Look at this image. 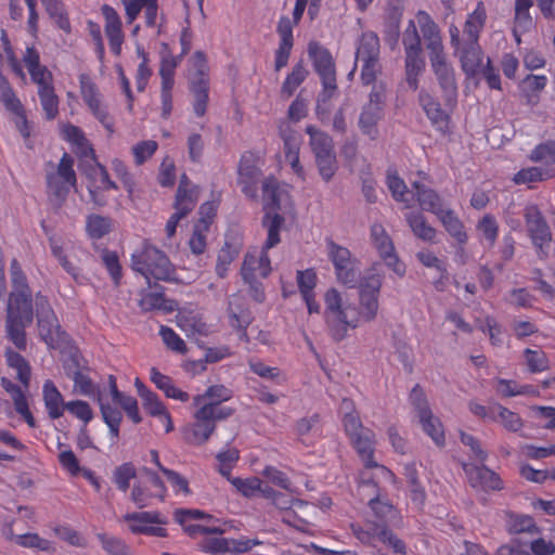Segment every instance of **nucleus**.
<instances>
[{"label":"nucleus","mask_w":555,"mask_h":555,"mask_svg":"<svg viewBox=\"0 0 555 555\" xmlns=\"http://www.w3.org/2000/svg\"><path fill=\"white\" fill-rule=\"evenodd\" d=\"M359 489L369 491L372 496L367 504L373 513L374 519L366 518L363 524H352L353 535L364 545L375 546L380 542L396 554L405 555L408 546L391 528H402L403 518L400 512L387 499L378 494L377 485L366 472L360 475Z\"/></svg>","instance_id":"obj_1"},{"label":"nucleus","mask_w":555,"mask_h":555,"mask_svg":"<svg viewBox=\"0 0 555 555\" xmlns=\"http://www.w3.org/2000/svg\"><path fill=\"white\" fill-rule=\"evenodd\" d=\"M131 268L146 279L149 286L151 279L166 282L175 280L176 269L167 255L147 242L132 253Z\"/></svg>","instance_id":"obj_2"},{"label":"nucleus","mask_w":555,"mask_h":555,"mask_svg":"<svg viewBox=\"0 0 555 555\" xmlns=\"http://www.w3.org/2000/svg\"><path fill=\"white\" fill-rule=\"evenodd\" d=\"M308 55L312 62L314 70L320 76L323 87L319 94L317 106V114L323 121L324 112L321 104L328 102L337 90L335 62L331 52L317 41L309 42Z\"/></svg>","instance_id":"obj_3"},{"label":"nucleus","mask_w":555,"mask_h":555,"mask_svg":"<svg viewBox=\"0 0 555 555\" xmlns=\"http://www.w3.org/2000/svg\"><path fill=\"white\" fill-rule=\"evenodd\" d=\"M324 301L330 334L336 341H340L347 336L348 328L358 326L357 308L350 305L344 307L340 294L335 288L325 293Z\"/></svg>","instance_id":"obj_4"},{"label":"nucleus","mask_w":555,"mask_h":555,"mask_svg":"<svg viewBox=\"0 0 555 555\" xmlns=\"http://www.w3.org/2000/svg\"><path fill=\"white\" fill-rule=\"evenodd\" d=\"M380 42L376 33H362L357 41L356 65L361 64L360 79L364 86L373 83L382 74Z\"/></svg>","instance_id":"obj_5"},{"label":"nucleus","mask_w":555,"mask_h":555,"mask_svg":"<svg viewBox=\"0 0 555 555\" xmlns=\"http://www.w3.org/2000/svg\"><path fill=\"white\" fill-rule=\"evenodd\" d=\"M74 158L69 154L64 153L56 169L47 172L48 195L59 206L66 199L70 189L76 186L77 177L74 170Z\"/></svg>","instance_id":"obj_6"},{"label":"nucleus","mask_w":555,"mask_h":555,"mask_svg":"<svg viewBox=\"0 0 555 555\" xmlns=\"http://www.w3.org/2000/svg\"><path fill=\"white\" fill-rule=\"evenodd\" d=\"M383 278L378 273L365 275L359 283V309H357L358 325L360 322H372L379 309V292Z\"/></svg>","instance_id":"obj_7"},{"label":"nucleus","mask_w":555,"mask_h":555,"mask_svg":"<svg viewBox=\"0 0 555 555\" xmlns=\"http://www.w3.org/2000/svg\"><path fill=\"white\" fill-rule=\"evenodd\" d=\"M34 319L33 305H8L5 333L7 337L18 350H25L27 338L25 328L31 324Z\"/></svg>","instance_id":"obj_8"},{"label":"nucleus","mask_w":555,"mask_h":555,"mask_svg":"<svg viewBox=\"0 0 555 555\" xmlns=\"http://www.w3.org/2000/svg\"><path fill=\"white\" fill-rule=\"evenodd\" d=\"M524 218L528 235L537 249L539 259H546L548 257L552 232L545 218L535 205L525 208Z\"/></svg>","instance_id":"obj_9"},{"label":"nucleus","mask_w":555,"mask_h":555,"mask_svg":"<svg viewBox=\"0 0 555 555\" xmlns=\"http://www.w3.org/2000/svg\"><path fill=\"white\" fill-rule=\"evenodd\" d=\"M80 95L91 114L109 132H114V121L96 83L88 74L79 75Z\"/></svg>","instance_id":"obj_10"},{"label":"nucleus","mask_w":555,"mask_h":555,"mask_svg":"<svg viewBox=\"0 0 555 555\" xmlns=\"http://www.w3.org/2000/svg\"><path fill=\"white\" fill-rule=\"evenodd\" d=\"M450 43L454 55L459 57L462 70L468 76H475L482 63V49L477 41L461 40L460 29L455 25L449 27Z\"/></svg>","instance_id":"obj_11"},{"label":"nucleus","mask_w":555,"mask_h":555,"mask_svg":"<svg viewBox=\"0 0 555 555\" xmlns=\"http://www.w3.org/2000/svg\"><path fill=\"white\" fill-rule=\"evenodd\" d=\"M326 249L337 280L348 287H354L359 278L357 259L347 247L336 244L333 240L326 241Z\"/></svg>","instance_id":"obj_12"},{"label":"nucleus","mask_w":555,"mask_h":555,"mask_svg":"<svg viewBox=\"0 0 555 555\" xmlns=\"http://www.w3.org/2000/svg\"><path fill=\"white\" fill-rule=\"evenodd\" d=\"M262 177L260 159L253 153H244L237 167V185L242 193L249 199L257 202L258 184Z\"/></svg>","instance_id":"obj_13"},{"label":"nucleus","mask_w":555,"mask_h":555,"mask_svg":"<svg viewBox=\"0 0 555 555\" xmlns=\"http://www.w3.org/2000/svg\"><path fill=\"white\" fill-rule=\"evenodd\" d=\"M36 310L38 331L41 339L49 346L55 347L64 341V333L61 331L57 318L48 299L43 296L36 297Z\"/></svg>","instance_id":"obj_14"},{"label":"nucleus","mask_w":555,"mask_h":555,"mask_svg":"<svg viewBox=\"0 0 555 555\" xmlns=\"http://www.w3.org/2000/svg\"><path fill=\"white\" fill-rule=\"evenodd\" d=\"M402 44L404 48V67L405 75H421L425 69V60L422 55V40L413 20L402 34Z\"/></svg>","instance_id":"obj_15"},{"label":"nucleus","mask_w":555,"mask_h":555,"mask_svg":"<svg viewBox=\"0 0 555 555\" xmlns=\"http://www.w3.org/2000/svg\"><path fill=\"white\" fill-rule=\"evenodd\" d=\"M431 69L438 80L447 106L454 105L457 99V83L454 68L446 53L429 57Z\"/></svg>","instance_id":"obj_16"},{"label":"nucleus","mask_w":555,"mask_h":555,"mask_svg":"<svg viewBox=\"0 0 555 555\" xmlns=\"http://www.w3.org/2000/svg\"><path fill=\"white\" fill-rule=\"evenodd\" d=\"M371 241L386 266L396 274L403 275L405 267L396 255L392 240L382 224L374 223L371 227Z\"/></svg>","instance_id":"obj_17"},{"label":"nucleus","mask_w":555,"mask_h":555,"mask_svg":"<svg viewBox=\"0 0 555 555\" xmlns=\"http://www.w3.org/2000/svg\"><path fill=\"white\" fill-rule=\"evenodd\" d=\"M413 21L415 26L420 27L425 47L428 50V56L431 57L444 53L440 28L431 16L427 12L420 10Z\"/></svg>","instance_id":"obj_18"},{"label":"nucleus","mask_w":555,"mask_h":555,"mask_svg":"<svg viewBox=\"0 0 555 555\" xmlns=\"http://www.w3.org/2000/svg\"><path fill=\"white\" fill-rule=\"evenodd\" d=\"M23 62L27 67L30 80L37 86V92L54 88V78L47 66L41 65L40 55L36 48L27 47L23 55Z\"/></svg>","instance_id":"obj_19"},{"label":"nucleus","mask_w":555,"mask_h":555,"mask_svg":"<svg viewBox=\"0 0 555 555\" xmlns=\"http://www.w3.org/2000/svg\"><path fill=\"white\" fill-rule=\"evenodd\" d=\"M353 448L357 450L359 456L364 463L366 469L376 468L383 475L391 476V472L385 466L379 465L374 461V433L371 429L362 430L361 433L349 437Z\"/></svg>","instance_id":"obj_20"},{"label":"nucleus","mask_w":555,"mask_h":555,"mask_svg":"<svg viewBox=\"0 0 555 555\" xmlns=\"http://www.w3.org/2000/svg\"><path fill=\"white\" fill-rule=\"evenodd\" d=\"M276 33L279 35V47L274 52V69L280 72L288 64V60L294 47V36L292 35V25L288 22V16H281Z\"/></svg>","instance_id":"obj_21"},{"label":"nucleus","mask_w":555,"mask_h":555,"mask_svg":"<svg viewBox=\"0 0 555 555\" xmlns=\"http://www.w3.org/2000/svg\"><path fill=\"white\" fill-rule=\"evenodd\" d=\"M205 517L204 513L198 509H177L175 512V519L179 522L183 530L192 538L203 535L221 534L223 532L219 527H210L194 524L193 521Z\"/></svg>","instance_id":"obj_22"},{"label":"nucleus","mask_w":555,"mask_h":555,"mask_svg":"<svg viewBox=\"0 0 555 555\" xmlns=\"http://www.w3.org/2000/svg\"><path fill=\"white\" fill-rule=\"evenodd\" d=\"M418 103L431 125L444 134L449 128L450 116L442 109L439 101L427 90L422 89L418 93Z\"/></svg>","instance_id":"obj_23"},{"label":"nucleus","mask_w":555,"mask_h":555,"mask_svg":"<svg viewBox=\"0 0 555 555\" xmlns=\"http://www.w3.org/2000/svg\"><path fill=\"white\" fill-rule=\"evenodd\" d=\"M210 411L199 408L194 413L195 422L185 429V437L193 444H204L216 429V424L209 420Z\"/></svg>","instance_id":"obj_24"},{"label":"nucleus","mask_w":555,"mask_h":555,"mask_svg":"<svg viewBox=\"0 0 555 555\" xmlns=\"http://www.w3.org/2000/svg\"><path fill=\"white\" fill-rule=\"evenodd\" d=\"M10 274L14 291L10 294L8 305L22 306L23 301H25V305H33L31 292L28 287L26 275L16 259L11 261Z\"/></svg>","instance_id":"obj_25"},{"label":"nucleus","mask_w":555,"mask_h":555,"mask_svg":"<svg viewBox=\"0 0 555 555\" xmlns=\"http://www.w3.org/2000/svg\"><path fill=\"white\" fill-rule=\"evenodd\" d=\"M243 247L242 238L236 235H227L224 245L219 250L216 263V273L224 279L228 275L230 264L240 255Z\"/></svg>","instance_id":"obj_26"},{"label":"nucleus","mask_w":555,"mask_h":555,"mask_svg":"<svg viewBox=\"0 0 555 555\" xmlns=\"http://www.w3.org/2000/svg\"><path fill=\"white\" fill-rule=\"evenodd\" d=\"M411 186V194L423 210L429 211L436 217L442 214L446 208L440 195L435 190L417 181L413 182Z\"/></svg>","instance_id":"obj_27"},{"label":"nucleus","mask_w":555,"mask_h":555,"mask_svg":"<svg viewBox=\"0 0 555 555\" xmlns=\"http://www.w3.org/2000/svg\"><path fill=\"white\" fill-rule=\"evenodd\" d=\"M101 11L105 18V34L108 38L111 50L114 54L118 55L124 41L120 17L116 10L108 4L102 5Z\"/></svg>","instance_id":"obj_28"},{"label":"nucleus","mask_w":555,"mask_h":555,"mask_svg":"<svg viewBox=\"0 0 555 555\" xmlns=\"http://www.w3.org/2000/svg\"><path fill=\"white\" fill-rule=\"evenodd\" d=\"M229 324L234 330H244L249 326L253 315L241 295H232L228 305Z\"/></svg>","instance_id":"obj_29"},{"label":"nucleus","mask_w":555,"mask_h":555,"mask_svg":"<svg viewBox=\"0 0 555 555\" xmlns=\"http://www.w3.org/2000/svg\"><path fill=\"white\" fill-rule=\"evenodd\" d=\"M487 10L482 1L477 2L475 10L466 17L461 40L479 42L480 34L487 22Z\"/></svg>","instance_id":"obj_30"},{"label":"nucleus","mask_w":555,"mask_h":555,"mask_svg":"<svg viewBox=\"0 0 555 555\" xmlns=\"http://www.w3.org/2000/svg\"><path fill=\"white\" fill-rule=\"evenodd\" d=\"M384 116V109L376 104H366L363 106L359 117V127L361 132L371 140L378 138L379 131L377 125Z\"/></svg>","instance_id":"obj_31"},{"label":"nucleus","mask_w":555,"mask_h":555,"mask_svg":"<svg viewBox=\"0 0 555 555\" xmlns=\"http://www.w3.org/2000/svg\"><path fill=\"white\" fill-rule=\"evenodd\" d=\"M306 133L309 135V146L314 158L335 154L334 142L330 134L315 128L312 125L306 127Z\"/></svg>","instance_id":"obj_32"},{"label":"nucleus","mask_w":555,"mask_h":555,"mask_svg":"<svg viewBox=\"0 0 555 555\" xmlns=\"http://www.w3.org/2000/svg\"><path fill=\"white\" fill-rule=\"evenodd\" d=\"M107 384L114 402L118 403L124 409L128 417L134 424H139L142 421V417L139 414L137 399L118 390L116 377L114 375H108Z\"/></svg>","instance_id":"obj_33"},{"label":"nucleus","mask_w":555,"mask_h":555,"mask_svg":"<svg viewBox=\"0 0 555 555\" xmlns=\"http://www.w3.org/2000/svg\"><path fill=\"white\" fill-rule=\"evenodd\" d=\"M544 75H527L519 83V91L528 105L534 106L540 101V92L546 87Z\"/></svg>","instance_id":"obj_34"},{"label":"nucleus","mask_w":555,"mask_h":555,"mask_svg":"<svg viewBox=\"0 0 555 555\" xmlns=\"http://www.w3.org/2000/svg\"><path fill=\"white\" fill-rule=\"evenodd\" d=\"M43 401L50 418L56 420L63 416L66 409L62 393L59 391L52 380H46L43 384Z\"/></svg>","instance_id":"obj_35"},{"label":"nucleus","mask_w":555,"mask_h":555,"mask_svg":"<svg viewBox=\"0 0 555 555\" xmlns=\"http://www.w3.org/2000/svg\"><path fill=\"white\" fill-rule=\"evenodd\" d=\"M308 76L309 69L307 68L304 60H299L294 64L292 70L285 77L280 90L281 96L289 99L294 95L297 88L307 79Z\"/></svg>","instance_id":"obj_36"},{"label":"nucleus","mask_w":555,"mask_h":555,"mask_svg":"<svg viewBox=\"0 0 555 555\" xmlns=\"http://www.w3.org/2000/svg\"><path fill=\"white\" fill-rule=\"evenodd\" d=\"M469 479L474 487H481L490 490H501L503 481L500 476L485 465L475 466L469 472Z\"/></svg>","instance_id":"obj_37"},{"label":"nucleus","mask_w":555,"mask_h":555,"mask_svg":"<svg viewBox=\"0 0 555 555\" xmlns=\"http://www.w3.org/2000/svg\"><path fill=\"white\" fill-rule=\"evenodd\" d=\"M532 5L533 0H515L514 36H517L518 33H527L533 27V20L530 14Z\"/></svg>","instance_id":"obj_38"},{"label":"nucleus","mask_w":555,"mask_h":555,"mask_svg":"<svg viewBox=\"0 0 555 555\" xmlns=\"http://www.w3.org/2000/svg\"><path fill=\"white\" fill-rule=\"evenodd\" d=\"M442 223L446 231L456 240L461 245L467 242V234L463 222L460 220L454 210L447 208L437 217Z\"/></svg>","instance_id":"obj_39"},{"label":"nucleus","mask_w":555,"mask_h":555,"mask_svg":"<svg viewBox=\"0 0 555 555\" xmlns=\"http://www.w3.org/2000/svg\"><path fill=\"white\" fill-rule=\"evenodd\" d=\"M62 137L67 142L75 144L79 149L81 156L93 159L94 150L79 127L72 124L64 125L62 127Z\"/></svg>","instance_id":"obj_40"},{"label":"nucleus","mask_w":555,"mask_h":555,"mask_svg":"<svg viewBox=\"0 0 555 555\" xmlns=\"http://www.w3.org/2000/svg\"><path fill=\"white\" fill-rule=\"evenodd\" d=\"M191 92L194 96L193 109L196 116L205 115L209 100V82L207 77L194 79L191 82Z\"/></svg>","instance_id":"obj_41"},{"label":"nucleus","mask_w":555,"mask_h":555,"mask_svg":"<svg viewBox=\"0 0 555 555\" xmlns=\"http://www.w3.org/2000/svg\"><path fill=\"white\" fill-rule=\"evenodd\" d=\"M555 176V170L550 167H528L514 175L516 184H529L548 180Z\"/></svg>","instance_id":"obj_42"},{"label":"nucleus","mask_w":555,"mask_h":555,"mask_svg":"<svg viewBox=\"0 0 555 555\" xmlns=\"http://www.w3.org/2000/svg\"><path fill=\"white\" fill-rule=\"evenodd\" d=\"M423 430L433 439L437 447H443L446 443V436L442 423L436 417L431 411L417 416Z\"/></svg>","instance_id":"obj_43"},{"label":"nucleus","mask_w":555,"mask_h":555,"mask_svg":"<svg viewBox=\"0 0 555 555\" xmlns=\"http://www.w3.org/2000/svg\"><path fill=\"white\" fill-rule=\"evenodd\" d=\"M284 217L279 214L267 212L262 218V225L267 229L268 236L263 249H270L280 243V231L284 224Z\"/></svg>","instance_id":"obj_44"},{"label":"nucleus","mask_w":555,"mask_h":555,"mask_svg":"<svg viewBox=\"0 0 555 555\" xmlns=\"http://www.w3.org/2000/svg\"><path fill=\"white\" fill-rule=\"evenodd\" d=\"M406 221L415 236L425 242H434L437 231L426 221V218L421 212L408 214Z\"/></svg>","instance_id":"obj_45"},{"label":"nucleus","mask_w":555,"mask_h":555,"mask_svg":"<svg viewBox=\"0 0 555 555\" xmlns=\"http://www.w3.org/2000/svg\"><path fill=\"white\" fill-rule=\"evenodd\" d=\"M261 191L263 206L266 209H278L281 205L282 190L276 178L273 176L266 177L261 181Z\"/></svg>","instance_id":"obj_46"},{"label":"nucleus","mask_w":555,"mask_h":555,"mask_svg":"<svg viewBox=\"0 0 555 555\" xmlns=\"http://www.w3.org/2000/svg\"><path fill=\"white\" fill-rule=\"evenodd\" d=\"M90 160L92 164L88 165L85 169L87 177L94 183H99V188L102 190H117V184L111 180L106 168L96 162L95 155L93 156V159L90 158Z\"/></svg>","instance_id":"obj_47"},{"label":"nucleus","mask_w":555,"mask_h":555,"mask_svg":"<svg viewBox=\"0 0 555 555\" xmlns=\"http://www.w3.org/2000/svg\"><path fill=\"white\" fill-rule=\"evenodd\" d=\"M96 402L100 405L103 421L108 426L112 437L117 439L119 436V425L122 420L121 412L111 406L109 403L105 401L104 395L99 397Z\"/></svg>","instance_id":"obj_48"},{"label":"nucleus","mask_w":555,"mask_h":555,"mask_svg":"<svg viewBox=\"0 0 555 555\" xmlns=\"http://www.w3.org/2000/svg\"><path fill=\"white\" fill-rule=\"evenodd\" d=\"M4 356L8 365L16 371L18 380L28 388L31 374L29 363L23 356L11 349H8Z\"/></svg>","instance_id":"obj_49"},{"label":"nucleus","mask_w":555,"mask_h":555,"mask_svg":"<svg viewBox=\"0 0 555 555\" xmlns=\"http://www.w3.org/2000/svg\"><path fill=\"white\" fill-rule=\"evenodd\" d=\"M48 15L55 21L59 28L70 31V22L62 0H41Z\"/></svg>","instance_id":"obj_50"},{"label":"nucleus","mask_w":555,"mask_h":555,"mask_svg":"<svg viewBox=\"0 0 555 555\" xmlns=\"http://www.w3.org/2000/svg\"><path fill=\"white\" fill-rule=\"evenodd\" d=\"M493 411L494 417L492 421L501 422L506 430L517 433L521 429L524 423L517 413L499 403L493 404Z\"/></svg>","instance_id":"obj_51"},{"label":"nucleus","mask_w":555,"mask_h":555,"mask_svg":"<svg viewBox=\"0 0 555 555\" xmlns=\"http://www.w3.org/2000/svg\"><path fill=\"white\" fill-rule=\"evenodd\" d=\"M72 380L74 382L75 390L82 396L90 397L96 401L99 397L104 395V391L92 382L85 371L75 372Z\"/></svg>","instance_id":"obj_52"},{"label":"nucleus","mask_w":555,"mask_h":555,"mask_svg":"<svg viewBox=\"0 0 555 555\" xmlns=\"http://www.w3.org/2000/svg\"><path fill=\"white\" fill-rule=\"evenodd\" d=\"M198 189L191 191H177L173 204L175 212L185 218L196 206L198 201Z\"/></svg>","instance_id":"obj_53"},{"label":"nucleus","mask_w":555,"mask_h":555,"mask_svg":"<svg viewBox=\"0 0 555 555\" xmlns=\"http://www.w3.org/2000/svg\"><path fill=\"white\" fill-rule=\"evenodd\" d=\"M86 230L93 240H100L112 230V220L108 217L91 215L87 219Z\"/></svg>","instance_id":"obj_54"},{"label":"nucleus","mask_w":555,"mask_h":555,"mask_svg":"<svg viewBox=\"0 0 555 555\" xmlns=\"http://www.w3.org/2000/svg\"><path fill=\"white\" fill-rule=\"evenodd\" d=\"M232 390L224 385H214L206 389L205 393L193 398L194 405H199L204 399H209L208 403L221 404L232 398Z\"/></svg>","instance_id":"obj_55"},{"label":"nucleus","mask_w":555,"mask_h":555,"mask_svg":"<svg viewBox=\"0 0 555 555\" xmlns=\"http://www.w3.org/2000/svg\"><path fill=\"white\" fill-rule=\"evenodd\" d=\"M524 358L530 373H541L550 369V360L546 353L540 349H525Z\"/></svg>","instance_id":"obj_56"},{"label":"nucleus","mask_w":555,"mask_h":555,"mask_svg":"<svg viewBox=\"0 0 555 555\" xmlns=\"http://www.w3.org/2000/svg\"><path fill=\"white\" fill-rule=\"evenodd\" d=\"M41 108L47 120H54L59 116L60 99L55 92V88L37 92Z\"/></svg>","instance_id":"obj_57"},{"label":"nucleus","mask_w":555,"mask_h":555,"mask_svg":"<svg viewBox=\"0 0 555 555\" xmlns=\"http://www.w3.org/2000/svg\"><path fill=\"white\" fill-rule=\"evenodd\" d=\"M0 102L10 113L16 109L21 111V107L24 106L9 80L2 75H0Z\"/></svg>","instance_id":"obj_58"},{"label":"nucleus","mask_w":555,"mask_h":555,"mask_svg":"<svg viewBox=\"0 0 555 555\" xmlns=\"http://www.w3.org/2000/svg\"><path fill=\"white\" fill-rule=\"evenodd\" d=\"M496 392L505 398L533 393L532 386L518 385L511 379L499 378L495 386Z\"/></svg>","instance_id":"obj_59"},{"label":"nucleus","mask_w":555,"mask_h":555,"mask_svg":"<svg viewBox=\"0 0 555 555\" xmlns=\"http://www.w3.org/2000/svg\"><path fill=\"white\" fill-rule=\"evenodd\" d=\"M137 476L135 467L132 463H124L117 466L113 472V482L116 487L126 492L130 487V481Z\"/></svg>","instance_id":"obj_60"},{"label":"nucleus","mask_w":555,"mask_h":555,"mask_svg":"<svg viewBox=\"0 0 555 555\" xmlns=\"http://www.w3.org/2000/svg\"><path fill=\"white\" fill-rule=\"evenodd\" d=\"M96 537L108 555H130L129 546L121 539L107 533H98Z\"/></svg>","instance_id":"obj_61"},{"label":"nucleus","mask_w":555,"mask_h":555,"mask_svg":"<svg viewBox=\"0 0 555 555\" xmlns=\"http://www.w3.org/2000/svg\"><path fill=\"white\" fill-rule=\"evenodd\" d=\"M101 259L114 284L118 286L122 278V269L117 253L104 249Z\"/></svg>","instance_id":"obj_62"},{"label":"nucleus","mask_w":555,"mask_h":555,"mask_svg":"<svg viewBox=\"0 0 555 555\" xmlns=\"http://www.w3.org/2000/svg\"><path fill=\"white\" fill-rule=\"evenodd\" d=\"M476 229L482 237L488 242L489 246H493L499 235V224L492 215H485L477 223Z\"/></svg>","instance_id":"obj_63"},{"label":"nucleus","mask_w":555,"mask_h":555,"mask_svg":"<svg viewBox=\"0 0 555 555\" xmlns=\"http://www.w3.org/2000/svg\"><path fill=\"white\" fill-rule=\"evenodd\" d=\"M529 159L534 163H555V140H547L534 146L529 154Z\"/></svg>","instance_id":"obj_64"}]
</instances>
